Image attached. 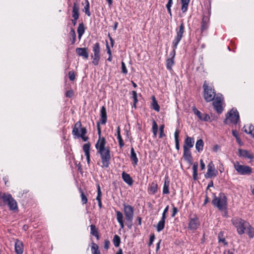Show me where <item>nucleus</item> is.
<instances>
[{
    "label": "nucleus",
    "mask_w": 254,
    "mask_h": 254,
    "mask_svg": "<svg viewBox=\"0 0 254 254\" xmlns=\"http://www.w3.org/2000/svg\"><path fill=\"white\" fill-rule=\"evenodd\" d=\"M190 1V0H181V2L182 4L181 10L183 12H185L187 11Z\"/></svg>",
    "instance_id": "obj_37"
},
{
    "label": "nucleus",
    "mask_w": 254,
    "mask_h": 254,
    "mask_svg": "<svg viewBox=\"0 0 254 254\" xmlns=\"http://www.w3.org/2000/svg\"><path fill=\"white\" fill-rule=\"evenodd\" d=\"M132 100L133 101V106L135 108H136V104L138 101L137 99V96H132Z\"/></svg>",
    "instance_id": "obj_56"
},
{
    "label": "nucleus",
    "mask_w": 254,
    "mask_h": 254,
    "mask_svg": "<svg viewBox=\"0 0 254 254\" xmlns=\"http://www.w3.org/2000/svg\"><path fill=\"white\" fill-rule=\"evenodd\" d=\"M172 3H173V0H169L167 5H166V7L167 8H171V6H172Z\"/></svg>",
    "instance_id": "obj_59"
},
{
    "label": "nucleus",
    "mask_w": 254,
    "mask_h": 254,
    "mask_svg": "<svg viewBox=\"0 0 254 254\" xmlns=\"http://www.w3.org/2000/svg\"><path fill=\"white\" fill-rule=\"evenodd\" d=\"M232 134L236 138L239 137L238 133L236 130H232Z\"/></svg>",
    "instance_id": "obj_61"
},
{
    "label": "nucleus",
    "mask_w": 254,
    "mask_h": 254,
    "mask_svg": "<svg viewBox=\"0 0 254 254\" xmlns=\"http://www.w3.org/2000/svg\"><path fill=\"white\" fill-rule=\"evenodd\" d=\"M184 153L183 157L184 159L189 163H192V156L190 151V149H183Z\"/></svg>",
    "instance_id": "obj_23"
},
{
    "label": "nucleus",
    "mask_w": 254,
    "mask_h": 254,
    "mask_svg": "<svg viewBox=\"0 0 254 254\" xmlns=\"http://www.w3.org/2000/svg\"><path fill=\"white\" fill-rule=\"evenodd\" d=\"M79 7L75 3H74L73 6V9H72V17L74 19V21H76V20L79 17Z\"/></svg>",
    "instance_id": "obj_29"
},
{
    "label": "nucleus",
    "mask_w": 254,
    "mask_h": 254,
    "mask_svg": "<svg viewBox=\"0 0 254 254\" xmlns=\"http://www.w3.org/2000/svg\"><path fill=\"white\" fill-rule=\"evenodd\" d=\"M106 49H107V53L109 54V55H110V56L112 55L111 51L109 48V46L108 43L106 45Z\"/></svg>",
    "instance_id": "obj_63"
},
{
    "label": "nucleus",
    "mask_w": 254,
    "mask_h": 254,
    "mask_svg": "<svg viewBox=\"0 0 254 254\" xmlns=\"http://www.w3.org/2000/svg\"><path fill=\"white\" fill-rule=\"evenodd\" d=\"M81 201L83 204H86L87 202V197L84 195L83 192L80 190Z\"/></svg>",
    "instance_id": "obj_46"
},
{
    "label": "nucleus",
    "mask_w": 254,
    "mask_h": 254,
    "mask_svg": "<svg viewBox=\"0 0 254 254\" xmlns=\"http://www.w3.org/2000/svg\"><path fill=\"white\" fill-rule=\"evenodd\" d=\"M198 163L195 162L193 164L192 167L193 170V178L194 180H196L197 178V168H198Z\"/></svg>",
    "instance_id": "obj_39"
},
{
    "label": "nucleus",
    "mask_w": 254,
    "mask_h": 254,
    "mask_svg": "<svg viewBox=\"0 0 254 254\" xmlns=\"http://www.w3.org/2000/svg\"><path fill=\"white\" fill-rule=\"evenodd\" d=\"M204 146L203 141L201 139H198L195 143V148L198 152L202 151Z\"/></svg>",
    "instance_id": "obj_32"
},
{
    "label": "nucleus",
    "mask_w": 254,
    "mask_h": 254,
    "mask_svg": "<svg viewBox=\"0 0 254 254\" xmlns=\"http://www.w3.org/2000/svg\"><path fill=\"white\" fill-rule=\"evenodd\" d=\"M192 111L195 115H196L199 120L203 121H208L210 119V117L207 114H202L195 107L192 108Z\"/></svg>",
    "instance_id": "obj_12"
},
{
    "label": "nucleus",
    "mask_w": 254,
    "mask_h": 254,
    "mask_svg": "<svg viewBox=\"0 0 254 254\" xmlns=\"http://www.w3.org/2000/svg\"><path fill=\"white\" fill-rule=\"evenodd\" d=\"M176 49H173V51L170 54L172 57L167 60L166 61V67L168 69L171 70L172 66L174 64V58L176 55L175 50Z\"/></svg>",
    "instance_id": "obj_13"
},
{
    "label": "nucleus",
    "mask_w": 254,
    "mask_h": 254,
    "mask_svg": "<svg viewBox=\"0 0 254 254\" xmlns=\"http://www.w3.org/2000/svg\"><path fill=\"white\" fill-rule=\"evenodd\" d=\"M217 175V171L215 170L214 165L212 161L209 163L207 165V172L205 175L206 178H211Z\"/></svg>",
    "instance_id": "obj_11"
},
{
    "label": "nucleus",
    "mask_w": 254,
    "mask_h": 254,
    "mask_svg": "<svg viewBox=\"0 0 254 254\" xmlns=\"http://www.w3.org/2000/svg\"><path fill=\"white\" fill-rule=\"evenodd\" d=\"M169 210V205H167L166 208L164 209L163 214H162V217L163 218H166V214L167 213Z\"/></svg>",
    "instance_id": "obj_51"
},
{
    "label": "nucleus",
    "mask_w": 254,
    "mask_h": 254,
    "mask_svg": "<svg viewBox=\"0 0 254 254\" xmlns=\"http://www.w3.org/2000/svg\"><path fill=\"white\" fill-rule=\"evenodd\" d=\"M75 52L79 56L82 57L85 59L88 58L89 54L87 48H77L76 49Z\"/></svg>",
    "instance_id": "obj_17"
},
{
    "label": "nucleus",
    "mask_w": 254,
    "mask_h": 254,
    "mask_svg": "<svg viewBox=\"0 0 254 254\" xmlns=\"http://www.w3.org/2000/svg\"><path fill=\"white\" fill-rule=\"evenodd\" d=\"M233 225L237 229L239 235H243L245 233L246 228L249 226V223L239 217H234L231 220Z\"/></svg>",
    "instance_id": "obj_2"
},
{
    "label": "nucleus",
    "mask_w": 254,
    "mask_h": 254,
    "mask_svg": "<svg viewBox=\"0 0 254 254\" xmlns=\"http://www.w3.org/2000/svg\"><path fill=\"white\" fill-rule=\"evenodd\" d=\"M97 196L96 197V199L98 202L99 207L101 208L102 207V202H101V195L102 192L100 189V186L98 184H97Z\"/></svg>",
    "instance_id": "obj_30"
},
{
    "label": "nucleus",
    "mask_w": 254,
    "mask_h": 254,
    "mask_svg": "<svg viewBox=\"0 0 254 254\" xmlns=\"http://www.w3.org/2000/svg\"><path fill=\"white\" fill-rule=\"evenodd\" d=\"M239 121V114L236 109L233 108L226 115L224 123L236 124Z\"/></svg>",
    "instance_id": "obj_4"
},
{
    "label": "nucleus",
    "mask_w": 254,
    "mask_h": 254,
    "mask_svg": "<svg viewBox=\"0 0 254 254\" xmlns=\"http://www.w3.org/2000/svg\"><path fill=\"white\" fill-rule=\"evenodd\" d=\"M15 250L17 254H22L23 246L22 242L16 240L15 242Z\"/></svg>",
    "instance_id": "obj_19"
},
{
    "label": "nucleus",
    "mask_w": 254,
    "mask_h": 254,
    "mask_svg": "<svg viewBox=\"0 0 254 254\" xmlns=\"http://www.w3.org/2000/svg\"><path fill=\"white\" fill-rule=\"evenodd\" d=\"M86 133V129L85 127H83L81 128L80 130V134L79 135V137H80L84 141H86L88 139V137L86 136L85 135Z\"/></svg>",
    "instance_id": "obj_42"
},
{
    "label": "nucleus",
    "mask_w": 254,
    "mask_h": 254,
    "mask_svg": "<svg viewBox=\"0 0 254 254\" xmlns=\"http://www.w3.org/2000/svg\"><path fill=\"white\" fill-rule=\"evenodd\" d=\"M173 210V214H172V216L174 217L175 216L176 214L177 213V212H178V209L176 207H174Z\"/></svg>",
    "instance_id": "obj_64"
},
{
    "label": "nucleus",
    "mask_w": 254,
    "mask_h": 254,
    "mask_svg": "<svg viewBox=\"0 0 254 254\" xmlns=\"http://www.w3.org/2000/svg\"><path fill=\"white\" fill-rule=\"evenodd\" d=\"M158 186L155 183H152L149 189L150 192L152 194L155 193L157 191Z\"/></svg>",
    "instance_id": "obj_40"
},
{
    "label": "nucleus",
    "mask_w": 254,
    "mask_h": 254,
    "mask_svg": "<svg viewBox=\"0 0 254 254\" xmlns=\"http://www.w3.org/2000/svg\"><path fill=\"white\" fill-rule=\"evenodd\" d=\"M219 146L218 145H215L213 147V151L215 152H217V151L219 149Z\"/></svg>",
    "instance_id": "obj_60"
},
{
    "label": "nucleus",
    "mask_w": 254,
    "mask_h": 254,
    "mask_svg": "<svg viewBox=\"0 0 254 254\" xmlns=\"http://www.w3.org/2000/svg\"><path fill=\"white\" fill-rule=\"evenodd\" d=\"M239 154L240 156L244 157L251 159H252L254 158L253 154L249 151L247 150L241 149H239Z\"/></svg>",
    "instance_id": "obj_20"
},
{
    "label": "nucleus",
    "mask_w": 254,
    "mask_h": 254,
    "mask_svg": "<svg viewBox=\"0 0 254 254\" xmlns=\"http://www.w3.org/2000/svg\"><path fill=\"white\" fill-rule=\"evenodd\" d=\"M81 128V122L79 121L76 122L74 125V127L72 131V134L76 137H79V135L80 134V130Z\"/></svg>",
    "instance_id": "obj_18"
},
{
    "label": "nucleus",
    "mask_w": 254,
    "mask_h": 254,
    "mask_svg": "<svg viewBox=\"0 0 254 254\" xmlns=\"http://www.w3.org/2000/svg\"><path fill=\"white\" fill-rule=\"evenodd\" d=\"M194 142V140L193 138L187 136L184 141L183 149H190V148L193 146Z\"/></svg>",
    "instance_id": "obj_15"
},
{
    "label": "nucleus",
    "mask_w": 254,
    "mask_h": 254,
    "mask_svg": "<svg viewBox=\"0 0 254 254\" xmlns=\"http://www.w3.org/2000/svg\"><path fill=\"white\" fill-rule=\"evenodd\" d=\"M164 125H162L160 127V134H159V137L162 138L163 137L165 136V133H164Z\"/></svg>",
    "instance_id": "obj_48"
},
{
    "label": "nucleus",
    "mask_w": 254,
    "mask_h": 254,
    "mask_svg": "<svg viewBox=\"0 0 254 254\" xmlns=\"http://www.w3.org/2000/svg\"><path fill=\"white\" fill-rule=\"evenodd\" d=\"M83 10L88 16H90L91 13L89 11V2L88 0H86V4Z\"/></svg>",
    "instance_id": "obj_45"
},
{
    "label": "nucleus",
    "mask_w": 254,
    "mask_h": 254,
    "mask_svg": "<svg viewBox=\"0 0 254 254\" xmlns=\"http://www.w3.org/2000/svg\"><path fill=\"white\" fill-rule=\"evenodd\" d=\"M223 235L222 233H220L218 234V240L219 242L223 243L225 245H227V243L226 242L225 238H222Z\"/></svg>",
    "instance_id": "obj_47"
},
{
    "label": "nucleus",
    "mask_w": 254,
    "mask_h": 254,
    "mask_svg": "<svg viewBox=\"0 0 254 254\" xmlns=\"http://www.w3.org/2000/svg\"><path fill=\"white\" fill-rule=\"evenodd\" d=\"M234 250H225L223 254H233Z\"/></svg>",
    "instance_id": "obj_57"
},
{
    "label": "nucleus",
    "mask_w": 254,
    "mask_h": 254,
    "mask_svg": "<svg viewBox=\"0 0 254 254\" xmlns=\"http://www.w3.org/2000/svg\"><path fill=\"white\" fill-rule=\"evenodd\" d=\"M100 122L103 125L105 124L107 122V113L105 107L102 106L100 110Z\"/></svg>",
    "instance_id": "obj_21"
},
{
    "label": "nucleus",
    "mask_w": 254,
    "mask_h": 254,
    "mask_svg": "<svg viewBox=\"0 0 254 254\" xmlns=\"http://www.w3.org/2000/svg\"><path fill=\"white\" fill-rule=\"evenodd\" d=\"M165 219L166 218H163V217H162L161 220L158 222L156 227L157 231L158 232H160L164 229Z\"/></svg>",
    "instance_id": "obj_31"
},
{
    "label": "nucleus",
    "mask_w": 254,
    "mask_h": 254,
    "mask_svg": "<svg viewBox=\"0 0 254 254\" xmlns=\"http://www.w3.org/2000/svg\"><path fill=\"white\" fill-rule=\"evenodd\" d=\"M117 220L119 223L121 228H124V223L123 221V215L122 213L119 211H116Z\"/></svg>",
    "instance_id": "obj_25"
},
{
    "label": "nucleus",
    "mask_w": 254,
    "mask_h": 254,
    "mask_svg": "<svg viewBox=\"0 0 254 254\" xmlns=\"http://www.w3.org/2000/svg\"><path fill=\"white\" fill-rule=\"evenodd\" d=\"M234 167L237 173L241 175H250L252 172V168L250 167L241 165L238 161L234 163Z\"/></svg>",
    "instance_id": "obj_5"
},
{
    "label": "nucleus",
    "mask_w": 254,
    "mask_h": 254,
    "mask_svg": "<svg viewBox=\"0 0 254 254\" xmlns=\"http://www.w3.org/2000/svg\"><path fill=\"white\" fill-rule=\"evenodd\" d=\"M205 100L206 102L213 101L215 99V96H204Z\"/></svg>",
    "instance_id": "obj_50"
},
{
    "label": "nucleus",
    "mask_w": 254,
    "mask_h": 254,
    "mask_svg": "<svg viewBox=\"0 0 254 254\" xmlns=\"http://www.w3.org/2000/svg\"><path fill=\"white\" fill-rule=\"evenodd\" d=\"M97 127L99 138L95 145V147L98 153L100 155L102 164V167L108 168L111 160L110 150L109 147L105 146L106 140L105 138L100 137L101 129L99 123H98Z\"/></svg>",
    "instance_id": "obj_1"
},
{
    "label": "nucleus",
    "mask_w": 254,
    "mask_h": 254,
    "mask_svg": "<svg viewBox=\"0 0 254 254\" xmlns=\"http://www.w3.org/2000/svg\"><path fill=\"white\" fill-rule=\"evenodd\" d=\"M117 138L119 141V145L121 147H122L124 145V143L123 141V140L122 138L121 133H120V127H118L117 129Z\"/></svg>",
    "instance_id": "obj_34"
},
{
    "label": "nucleus",
    "mask_w": 254,
    "mask_h": 254,
    "mask_svg": "<svg viewBox=\"0 0 254 254\" xmlns=\"http://www.w3.org/2000/svg\"><path fill=\"white\" fill-rule=\"evenodd\" d=\"M212 203L219 210H224L227 206V197L224 193H221L218 196H214Z\"/></svg>",
    "instance_id": "obj_3"
},
{
    "label": "nucleus",
    "mask_w": 254,
    "mask_h": 254,
    "mask_svg": "<svg viewBox=\"0 0 254 254\" xmlns=\"http://www.w3.org/2000/svg\"><path fill=\"white\" fill-rule=\"evenodd\" d=\"M200 164L201 169L204 170L205 169V165L202 159L200 160Z\"/></svg>",
    "instance_id": "obj_58"
},
{
    "label": "nucleus",
    "mask_w": 254,
    "mask_h": 254,
    "mask_svg": "<svg viewBox=\"0 0 254 254\" xmlns=\"http://www.w3.org/2000/svg\"><path fill=\"white\" fill-rule=\"evenodd\" d=\"M91 252L92 254H101L98 245L94 243L92 244Z\"/></svg>",
    "instance_id": "obj_38"
},
{
    "label": "nucleus",
    "mask_w": 254,
    "mask_h": 254,
    "mask_svg": "<svg viewBox=\"0 0 254 254\" xmlns=\"http://www.w3.org/2000/svg\"><path fill=\"white\" fill-rule=\"evenodd\" d=\"M179 130L178 129H176L174 133L175 141L179 140Z\"/></svg>",
    "instance_id": "obj_53"
},
{
    "label": "nucleus",
    "mask_w": 254,
    "mask_h": 254,
    "mask_svg": "<svg viewBox=\"0 0 254 254\" xmlns=\"http://www.w3.org/2000/svg\"><path fill=\"white\" fill-rule=\"evenodd\" d=\"M175 147L177 150L180 149L179 140L175 141Z\"/></svg>",
    "instance_id": "obj_62"
},
{
    "label": "nucleus",
    "mask_w": 254,
    "mask_h": 254,
    "mask_svg": "<svg viewBox=\"0 0 254 254\" xmlns=\"http://www.w3.org/2000/svg\"><path fill=\"white\" fill-rule=\"evenodd\" d=\"M110 242L108 240H106L104 242V248L105 249H108L109 248Z\"/></svg>",
    "instance_id": "obj_54"
},
{
    "label": "nucleus",
    "mask_w": 254,
    "mask_h": 254,
    "mask_svg": "<svg viewBox=\"0 0 254 254\" xmlns=\"http://www.w3.org/2000/svg\"><path fill=\"white\" fill-rule=\"evenodd\" d=\"M203 88L204 94L206 95H215L214 89L213 87L209 85L206 81L204 82L203 84Z\"/></svg>",
    "instance_id": "obj_16"
},
{
    "label": "nucleus",
    "mask_w": 254,
    "mask_h": 254,
    "mask_svg": "<svg viewBox=\"0 0 254 254\" xmlns=\"http://www.w3.org/2000/svg\"><path fill=\"white\" fill-rule=\"evenodd\" d=\"M85 31V27L83 23H80L77 28V33L78 34V38L80 39L84 34Z\"/></svg>",
    "instance_id": "obj_35"
},
{
    "label": "nucleus",
    "mask_w": 254,
    "mask_h": 254,
    "mask_svg": "<svg viewBox=\"0 0 254 254\" xmlns=\"http://www.w3.org/2000/svg\"><path fill=\"white\" fill-rule=\"evenodd\" d=\"M122 64V72L124 74H127V70L126 68V64L124 62H122L121 63Z\"/></svg>",
    "instance_id": "obj_49"
},
{
    "label": "nucleus",
    "mask_w": 254,
    "mask_h": 254,
    "mask_svg": "<svg viewBox=\"0 0 254 254\" xmlns=\"http://www.w3.org/2000/svg\"><path fill=\"white\" fill-rule=\"evenodd\" d=\"M2 198L4 202L7 203L10 210H14L17 208V203L10 194H3Z\"/></svg>",
    "instance_id": "obj_9"
},
{
    "label": "nucleus",
    "mask_w": 254,
    "mask_h": 254,
    "mask_svg": "<svg viewBox=\"0 0 254 254\" xmlns=\"http://www.w3.org/2000/svg\"><path fill=\"white\" fill-rule=\"evenodd\" d=\"M122 178L124 182H125L128 185H131L132 184L133 181L131 178L130 177L129 175L123 172L122 173Z\"/></svg>",
    "instance_id": "obj_27"
},
{
    "label": "nucleus",
    "mask_w": 254,
    "mask_h": 254,
    "mask_svg": "<svg viewBox=\"0 0 254 254\" xmlns=\"http://www.w3.org/2000/svg\"><path fill=\"white\" fill-rule=\"evenodd\" d=\"M184 32L185 26L184 23L182 22L179 26V28L176 29L177 35L173 41V49H177L178 44L183 36Z\"/></svg>",
    "instance_id": "obj_6"
},
{
    "label": "nucleus",
    "mask_w": 254,
    "mask_h": 254,
    "mask_svg": "<svg viewBox=\"0 0 254 254\" xmlns=\"http://www.w3.org/2000/svg\"><path fill=\"white\" fill-rule=\"evenodd\" d=\"M93 52L94 54L92 56L93 59L92 63L93 64L97 65L98 64L100 59V48L99 43H96L93 46Z\"/></svg>",
    "instance_id": "obj_7"
},
{
    "label": "nucleus",
    "mask_w": 254,
    "mask_h": 254,
    "mask_svg": "<svg viewBox=\"0 0 254 254\" xmlns=\"http://www.w3.org/2000/svg\"><path fill=\"white\" fill-rule=\"evenodd\" d=\"M213 107L218 114H221L223 111L224 103L221 96H217L212 102Z\"/></svg>",
    "instance_id": "obj_8"
},
{
    "label": "nucleus",
    "mask_w": 254,
    "mask_h": 254,
    "mask_svg": "<svg viewBox=\"0 0 254 254\" xmlns=\"http://www.w3.org/2000/svg\"><path fill=\"white\" fill-rule=\"evenodd\" d=\"M170 186V181L169 180L168 176H165V181L163 188V194H169V188Z\"/></svg>",
    "instance_id": "obj_24"
},
{
    "label": "nucleus",
    "mask_w": 254,
    "mask_h": 254,
    "mask_svg": "<svg viewBox=\"0 0 254 254\" xmlns=\"http://www.w3.org/2000/svg\"><path fill=\"white\" fill-rule=\"evenodd\" d=\"M69 78L70 80H73L75 78V75L73 72L70 71L68 73Z\"/></svg>",
    "instance_id": "obj_52"
},
{
    "label": "nucleus",
    "mask_w": 254,
    "mask_h": 254,
    "mask_svg": "<svg viewBox=\"0 0 254 254\" xmlns=\"http://www.w3.org/2000/svg\"><path fill=\"white\" fill-rule=\"evenodd\" d=\"M200 223L197 217L191 218L189 222V228L192 230H195L197 229Z\"/></svg>",
    "instance_id": "obj_14"
},
{
    "label": "nucleus",
    "mask_w": 254,
    "mask_h": 254,
    "mask_svg": "<svg viewBox=\"0 0 254 254\" xmlns=\"http://www.w3.org/2000/svg\"><path fill=\"white\" fill-rule=\"evenodd\" d=\"M121 239L119 236L116 235L114 236L113 243L116 247H118L120 246Z\"/></svg>",
    "instance_id": "obj_43"
},
{
    "label": "nucleus",
    "mask_w": 254,
    "mask_h": 254,
    "mask_svg": "<svg viewBox=\"0 0 254 254\" xmlns=\"http://www.w3.org/2000/svg\"><path fill=\"white\" fill-rule=\"evenodd\" d=\"M124 211L126 220L128 222H131L133 217V207L126 204H124Z\"/></svg>",
    "instance_id": "obj_10"
},
{
    "label": "nucleus",
    "mask_w": 254,
    "mask_h": 254,
    "mask_svg": "<svg viewBox=\"0 0 254 254\" xmlns=\"http://www.w3.org/2000/svg\"><path fill=\"white\" fill-rule=\"evenodd\" d=\"M247 233L251 238L254 237V228L249 223V226L246 228Z\"/></svg>",
    "instance_id": "obj_36"
},
{
    "label": "nucleus",
    "mask_w": 254,
    "mask_h": 254,
    "mask_svg": "<svg viewBox=\"0 0 254 254\" xmlns=\"http://www.w3.org/2000/svg\"><path fill=\"white\" fill-rule=\"evenodd\" d=\"M90 234L96 237L97 239H99V236L98 234V231L97 229L96 228L95 226L94 225H90Z\"/></svg>",
    "instance_id": "obj_33"
},
{
    "label": "nucleus",
    "mask_w": 254,
    "mask_h": 254,
    "mask_svg": "<svg viewBox=\"0 0 254 254\" xmlns=\"http://www.w3.org/2000/svg\"><path fill=\"white\" fill-rule=\"evenodd\" d=\"M70 34H71V35L72 36L73 39V42H72V43H73L74 42V41H75V39L76 35H75V31H74V30L73 29H71V30L70 31Z\"/></svg>",
    "instance_id": "obj_55"
},
{
    "label": "nucleus",
    "mask_w": 254,
    "mask_h": 254,
    "mask_svg": "<svg viewBox=\"0 0 254 254\" xmlns=\"http://www.w3.org/2000/svg\"><path fill=\"white\" fill-rule=\"evenodd\" d=\"M152 132L154 137H156L158 132V126L155 121H153V122Z\"/></svg>",
    "instance_id": "obj_44"
},
{
    "label": "nucleus",
    "mask_w": 254,
    "mask_h": 254,
    "mask_svg": "<svg viewBox=\"0 0 254 254\" xmlns=\"http://www.w3.org/2000/svg\"><path fill=\"white\" fill-rule=\"evenodd\" d=\"M90 144L86 143L83 146V150L85 153V155L86 157L87 163L89 164L90 163Z\"/></svg>",
    "instance_id": "obj_22"
},
{
    "label": "nucleus",
    "mask_w": 254,
    "mask_h": 254,
    "mask_svg": "<svg viewBox=\"0 0 254 254\" xmlns=\"http://www.w3.org/2000/svg\"><path fill=\"white\" fill-rule=\"evenodd\" d=\"M243 128L245 132L250 134L254 137V127L253 126L251 125H246Z\"/></svg>",
    "instance_id": "obj_26"
},
{
    "label": "nucleus",
    "mask_w": 254,
    "mask_h": 254,
    "mask_svg": "<svg viewBox=\"0 0 254 254\" xmlns=\"http://www.w3.org/2000/svg\"><path fill=\"white\" fill-rule=\"evenodd\" d=\"M152 106L154 110L157 112H159L160 110V107L158 105L157 101L156 100L155 97L153 96L152 97Z\"/></svg>",
    "instance_id": "obj_41"
},
{
    "label": "nucleus",
    "mask_w": 254,
    "mask_h": 254,
    "mask_svg": "<svg viewBox=\"0 0 254 254\" xmlns=\"http://www.w3.org/2000/svg\"><path fill=\"white\" fill-rule=\"evenodd\" d=\"M130 159L133 161V165L135 166L137 165L138 160L133 147L130 150Z\"/></svg>",
    "instance_id": "obj_28"
}]
</instances>
